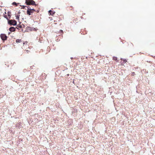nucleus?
I'll use <instances>...</instances> for the list:
<instances>
[{"label":"nucleus","mask_w":155,"mask_h":155,"mask_svg":"<svg viewBox=\"0 0 155 155\" xmlns=\"http://www.w3.org/2000/svg\"><path fill=\"white\" fill-rule=\"evenodd\" d=\"M25 3L27 5H36L35 4V2L33 0H26Z\"/></svg>","instance_id":"1"},{"label":"nucleus","mask_w":155,"mask_h":155,"mask_svg":"<svg viewBox=\"0 0 155 155\" xmlns=\"http://www.w3.org/2000/svg\"><path fill=\"white\" fill-rule=\"evenodd\" d=\"M35 12V10L31 8L29 6L28 7V10L27 11V13L29 15Z\"/></svg>","instance_id":"2"},{"label":"nucleus","mask_w":155,"mask_h":155,"mask_svg":"<svg viewBox=\"0 0 155 155\" xmlns=\"http://www.w3.org/2000/svg\"><path fill=\"white\" fill-rule=\"evenodd\" d=\"M8 23L10 25H16L17 24V22L15 20H8Z\"/></svg>","instance_id":"3"},{"label":"nucleus","mask_w":155,"mask_h":155,"mask_svg":"<svg viewBox=\"0 0 155 155\" xmlns=\"http://www.w3.org/2000/svg\"><path fill=\"white\" fill-rule=\"evenodd\" d=\"M0 37L3 41L7 40V37L6 35L4 34H1L0 35Z\"/></svg>","instance_id":"4"},{"label":"nucleus","mask_w":155,"mask_h":155,"mask_svg":"<svg viewBox=\"0 0 155 155\" xmlns=\"http://www.w3.org/2000/svg\"><path fill=\"white\" fill-rule=\"evenodd\" d=\"M9 30L11 31H15V28L14 27H12L9 28Z\"/></svg>","instance_id":"5"},{"label":"nucleus","mask_w":155,"mask_h":155,"mask_svg":"<svg viewBox=\"0 0 155 155\" xmlns=\"http://www.w3.org/2000/svg\"><path fill=\"white\" fill-rule=\"evenodd\" d=\"M49 13L50 14V15H53L54 14L55 12H53V11H51V10H50L49 11Z\"/></svg>","instance_id":"6"},{"label":"nucleus","mask_w":155,"mask_h":155,"mask_svg":"<svg viewBox=\"0 0 155 155\" xmlns=\"http://www.w3.org/2000/svg\"><path fill=\"white\" fill-rule=\"evenodd\" d=\"M16 42L17 43L21 42H22L21 40L20 39H17L16 40Z\"/></svg>","instance_id":"7"},{"label":"nucleus","mask_w":155,"mask_h":155,"mask_svg":"<svg viewBox=\"0 0 155 155\" xmlns=\"http://www.w3.org/2000/svg\"><path fill=\"white\" fill-rule=\"evenodd\" d=\"M22 25L24 26V25H18V26L17 27H16V28H17L19 30V28H22Z\"/></svg>","instance_id":"8"},{"label":"nucleus","mask_w":155,"mask_h":155,"mask_svg":"<svg viewBox=\"0 0 155 155\" xmlns=\"http://www.w3.org/2000/svg\"><path fill=\"white\" fill-rule=\"evenodd\" d=\"M4 17L5 18H6V19L8 20V21L9 20L7 16V15H5L4 16Z\"/></svg>","instance_id":"9"},{"label":"nucleus","mask_w":155,"mask_h":155,"mask_svg":"<svg viewBox=\"0 0 155 155\" xmlns=\"http://www.w3.org/2000/svg\"><path fill=\"white\" fill-rule=\"evenodd\" d=\"M117 57H113V60H117Z\"/></svg>","instance_id":"10"},{"label":"nucleus","mask_w":155,"mask_h":155,"mask_svg":"<svg viewBox=\"0 0 155 155\" xmlns=\"http://www.w3.org/2000/svg\"><path fill=\"white\" fill-rule=\"evenodd\" d=\"M19 15H17L16 16V18L17 19H19Z\"/></svg>","instance_id":"11"},{"label":"nucleus","mask_w":155,"mask_h":155,"mask_svg":"<svg viewBox=\"0 0 155 155\" xmlns=\"http://www.w3.org/2000/svg\"><path fill=\"white\" fill-rule=\"evenodd\" d=\"M7 16L8 18L9 19L10 18L11 16L10 14H8V15Z\"/></svg>","instance_id":"12"},{"label":"nucleus","mask_w":155,"mask_h":155,"mask_svg":"<svg viewBox=\"0 0 155 155\" xmlns=\"http://www.w3.org/2000/svg\"><path fill=\"white\" fill-rule=\"evenodd\" d=\"M12 5H16V6L17 5V4L15 2H13V3H12Z\"/></svg>","instance_id":"13"},{"label":"nucleus","mask_w":155,"mask_h":155,"mask_svg":"<svg viewBox=\"0 0 155 155\" xmlns=\"http://www.w3.org/2000/svg\"><path fill=\"white\" fill-rule=\"evenodd\" d=\"M59 32L60 33H61V34H63V31L61 30H60L59 31Z\"/></svg>","instance_id":"14"},{"label":"nucleus","mask_w":155,"mask_h":155,"mask_svg":"<svg viewBox=\"0 0 155 155\" xmlns=\"http://www.w3.org/2000/svg\"><path fill=\"white\" fill-rule=\"evenodd\" d=\"M124 61L125 63H126L127 62V61L126 60H124Z\"/></svg>","instance_id":"15"},{"label":"nucleus","mask_w":155,"mask_h":155,"mask_svg":"<svg viewBox=\"0 0 155 155\" xmlns=\"http://www.w3.org/2000/svg\"><path fill=\"white\" fill-rule=\"evenodd\" d=\"M135 74V73H134V72H133L132 73V74Z\"/></svg>","instance_id":"16"}]
</instances>
